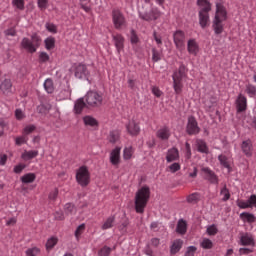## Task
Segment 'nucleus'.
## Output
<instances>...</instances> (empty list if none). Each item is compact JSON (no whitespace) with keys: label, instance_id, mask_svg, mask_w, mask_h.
Instances as JSON below:
<instances>
[{"label":"nucleus","instance_id":"nucleus-64","mask_svg":"<svg viewBox=\"0 0 256 256\" xmlns=\"http://www.w3.org/2000/svg\"><path fill=\"white\" fill-rule=\"evenodd\" d=\"M250 253H253V248H240L239 249V255H249Z\"/></svg>","mask_w":256,"mask_h":256},{"label":"nucleus","instance_id":"nucleus-23","mask_svg":"<svg viewBox=\"0 0 256 256\" xmlns=\"http://www.w3.org/2000/svg\"><path fill=\"white\" fill-rule=\"evenodd\" d=\"M187 49L190 55H197L199 53V44L195 39H190L187 43Z\"/></svg>","mask_w":256,"mask_h":256},{"label":"nucleus","instance_id":"nucleus-24","mask_svg":"<svg viewBox=\"0 0 256 256\" xmlns=\"http://www.w3.org/2000/svg\"><path fill=\"white\" fill-rule=\"evenodd\" d=\"M197 5L200 13H209L211 11V2L209 0H198Z\"/></svg>","mask_w":256,"mask_h":256},{"label":"nucleus","instance_id":"nucleus-33","mask_svg":"<svg viewBox=\"0 0 256 256\" xmlns=\"http://www.w3.org/2000/svg\"><path fill=\"white\" fill-rule=\"evenodd\" d=\"M218 161L221 165L225 167V169H228V171H231V163L229 162V158L227 156L221 154L218 156Z\"/></svg>","mask_w":256,"mask_h":256},{"label":"nucleus","instance_id":"nucleus-44","mask_svg":"<svg viewBox=\"0 0 256 256\" xmlns=\"http://www.w3.org/2000/svg\"><path fill=\"white\" fill-rule=\"evenodd\" d=\"M152 61L154 63L161 61V52L157 51L155 48L152 49Z\"/></svg>","mask_w":256,"mask_h":256},{"label":"nucleus","instance_id":"nucleus-18","mask_svg":"<svg viewBox=\"0 0 256 256\" xmlns=\"http://www.w3.org/2000/svg\"><path fill=\"white\" fill-rule=\"evenodd\" d=\"M241 150L247 157H253V142L250 139L243 141Z\"/></svg>","mask_w":256,"mask_h":256},{"label":"nucleus","instance_id":"nucleus-45","mask_svg":"<svg viewBox=\"0 0 256 256\" xmlns=\"http://www.w3.org/2000/svg\"><path fill=\"white\" fill-rule=\"evenodd\" d=\"M35 129H37V127L33 124L27 125L23 129V135H25L27 137V135H31V133H33V131H35Z\"/></svg>","mask_w":256,"mask_h":256},{"label":"nucleus","instance_id":"nucleus-14","mask_svg":"<svg viewBox=\"0 0 256 256\" xmlns=\"http://www.w3.org/2000/svg\"><path fill=\"white\" fill-rule=\"evenodd\" d=\"M113 43L116 47L117 53H121L125 49V37L121 34L112 35Z\"/></svg>","mask_w":256,"mask_h":256},{"label":"nucleus","instance_id":"nucleus-54","mask_svg":"<svg viewBox=\"0 0 256 256\" xmlns=\"http://www.w3.org/2000/svg\"><path fill=\"white\" fill-rule=\"evenodd\" d=\"M197 201H199V194H197V193L190 194L187 197L188 203H197Z\"/></svg>","mask_w":256,"mask_h":256},{"label":"nucleus","instance_id":"nucleus-51","mask_svg":"<svg viewBox=\"0 0 256 256\" xmlns=\"http://www.w3.org/2000/svg\"><path fill=\"white\" fill-rule=\"evenodd\" d=\"M153 39L156 42V45H158V47H161V45H163V39L161 35L157 34L156 31L153 32Z\"/></svg>","mask_w":256,"mask_h":256},{"label":"nucleus","instance_id":"nucleus-48","mask_svg":"<svg viewBox=\"0 0 256 256\" xmlns=\"http://www.w3.org/2000/svg\"><path fill=\"white\" fill-rule=\"evenodd\" d=\"M237 206L240 209H251V206L249 205V200L245 201V200H238L237 201Z\"/></svg>","mask_w":256,"mask_h":256},{"label":"nucleus","instance_id":"nucleus-46","mask_svg":"<svg viewBox=\"0 0 256 256\" xmlns=\"http://www.w3.org/2000/svg\"><path fill=\"white\" fill-rule=\"evenodd\" d=\"M170 173H177V171H181V164L174 162L168 167Z\"/></svg>","mask_w":256,"mask_h":256},{"label":"nucleus","instance_id":"nucleus-60","mask_svg":"<svg viewBox=\"0 0 256 256\" xmlns=\"http://www.w3.org/2000/svg\"><path fill=\"white\" fill-rule=\"evenodd\" d=\"M4 34L6 37H15V35H17V30H15V28H9L4 31Z\"/></svg>","mask_w":256,"mask_h":256},{"label":"nucleus","instance_id":"nucleus-5","mask_svg":"<svg viewBox=\"0 0 256 256\" xmlns=\"http://www.w3.org/2000/svg\"><path fill=\"white\" fill-rule=\"evenodd\" d=\"M76 181L81 187H87V185L91 183V173L89 172V168H87V166H81L76 171Z\"/></svg>","mask_w":256,"mask_h":256},{"label":"nucleus","instance_id":"nucleus-16","mask_svg":"<svg viewBox=\"0 0 256 256\" xmlns=\"http://www.w3.org/2000/svg\"><path fill=\"white\" fill-rule=\"evenodd\" d=\"M202 173H204L205 179H207V181H209L210 183H213L214 185H217L219 183V177H217L215 175V172H213L210 168H202Z\"/></svg>","mask_w":256,"mask_h":256},{"label":"nucleus","instance_id":"nucleus-19","mask_svg":"<svg viewBox=\"0 0 256 256\" xmlns=\"http://www.w3.org/2000/svg\"><path fill=\"white\" fill-rule=\"evenodd\" d=\"M156 137L161 141H169V138L171 137V130L169 127L164 126L156 132Z\"/></svg>","mask_w":256,"mask_h":256},{"label":"nucleus","instance_id":"nucleus-30","mask_svg":"<svg viewBox=\"0 0 256 256\" xmlns=\"http://www.w3.org/2000/svg\"><path fill=\"white\" fill-rule=\"evenodd\" d=\"M113 225H115V216H110L104 221L101 229L107 231V229L113 228Z\"/></svg>","mask_w":256,"mask_h":256},{"label":"nucleus","instance_id":"nucleus-58","mask_svg":"<svg viewBox=\"0 0 256 256\" xmlns=\"http://www.w3.org/2000/svg\"><path fill=\"white\" fill-rule=\"evenodd\" d=\"M248 204L250 205V209H253L255 207L256 209V195L252 194L248 199Z\"/></svg>","mask_w":256,"mask_h":256},{"label":"nucleus","instance_id":"nucleus-52","mask_svg":"<svg viewBox=\"0 0 256 256\" xmlns=\"http://www.w3.org/2000/svg\"><path fill=\"white\" fill-rule=\"evenodd\" d=\"M195 253H197V247L189 246L186 249V252H185L184 256H195Z\"/></svg>","mask_w":256,"mask_h":256},{"label":"nucleus","instance_id":"nucleus-32","mask_svg":"<svg viewBox=\"0 0 256 256\" xmlns=\"http://www.w3.org/2000/svg\"><path fill=\"white\" fill-rule=\"evenodd\" d=\"M133 153H135V149L132 146L125 147L123 150V159L129 161L133 157Z\"/></svg>","mask_w":256,"mask_h":256},{"label":"nucleus","instance_id":"nucleus-35","mask_svg":"<svg viewBox=\"0 0 256 256\" xmlns=\"http://www.w3.org/2000/svg\"><path fill=\"white\" fill-rule=\"evenodd\" d=\"M28 141H29V137L23 134L22 136H18L15 138V145H17L18 147H21V145L27 144Z\"/></svg>","mask_w":256,"mask_h":256},{"label":"nucleus","instance_id":"nucleus-2","mask_svg":"<svg viewBox=\"0 0 256 256\" xmlns=\"http://www.w3.org/2000/svg\"><path fill=\"white\" fill-rule=\"evenodd\" d=\"M223 21H227V9L223 6V2H216V13L213 20L212 27L216 35L223 33Z\"/></svg>","mask_w":256,"mask_h":256},{"label":"nucleus","instance_id":"nucleus-37","mask_svg":"<svg viewBox=\"0 0 256 256\" xmlns=\"http://www.w3.org/2000/svg\"><path fill=\"white\" fill-rule=\"evenodd\" d=\"M241 219H244V221H247L248 223H255V215L248 213V212H243L240 215Z\"/></svg>","mask_w":256,"mask_h":256},{"label":"nucleus","instance_id":"nucleus-11","mask_svg":"<svg viewBox=\"0 0 256 256\" xmlns=\"http://www.w3.org/2000/svg\"><path fill=\"white\" fill-rule=\"evenodd\" d=\"M239 245H242V247H255V238L250 233H240Z\"/></svg>","mask_w":256,"mask_h":256},{"label":"nucleus","instance_id":"nucleus-13","mask_svg":"<svg viewBox=\"0 0 256 256\" xmlns=\"http://www.w3.org/2000/svg\"><path fill=\"white\" fill-rule=\"evenodd\" d=\"M126 129L131 137H137L141 133V127H139V123L135 120H130L126 125Z\"/></svg>","mask_w":256,"mask_h":256},{"label":"nucleus","instance_id":"nucleus-6","mask_svg":"<svg viewBox=\"0 0 256 256\" xmlns=\"http://www.w3.org/2000/svg\"><path fill=\"white\" fill-rule=\"evenodd\" d=\"M138 15L142 21H157L161 17V12L157 8H151L150 11H147L143 6L138 10Z\"/></svg>","mask_w":256,"mask_h":256},{"label":"nucleus","instance_id":"nucleus-12","mask_svg":"<svg viewBox=\"0 0 256 256\" xmlns=\"http://www.w3.org/2000/svg\"><path fill=\"white\" fill-rule=\"evenodd\" d=\"M74 75L77 79H89V69L85 64H78L75 68Z\"/></svg>","mask_w":256,"mask_h":256},{"label":"nucleus","instance_id":"nucleus-50","mask_svg":"<svg viewBox=\"0 0 256 256\" xmlns=\"http://www.w3.org/2000/svg\"><path fill=\"white\" fill-rule=\"evenodd\" d=\"M109 255H111V248H109L108 246H104L98 252V256H109Z\"/></svg>","mask_w":256,"mask_h":256},{"label":"nucleus","instance_id":"nucleus-27","mask_svg":"<svg viewBox=\"0 0 256 256\" xmlns=\"http://www.w3.org/2000/svg\"><path fill=\"white\" fill-rule=\"evenodd\" d=\"M182 247H183V240L181 239L175 240L170 248L171 255H176V253H179Z\"/></svg>","mask_w":256,"mask_h":256},{"label":"nucleus","instance_id":"nucleus-28","mask_svg":"<svg viewBox=\"0 0 256 256\" xmlns=\"http://www.w3.org/2000/svg\"><path fill=\"white\" fill-rule=\"evenodd\" d=\"M85 107H87L85 100L83 98H80L75 102L74 111L75 113H77V115H80V113L83 112V109H85Z\"/></svg>","mask_w":256,"mask_h":256},{"label":"nucleus","instance_id":"nucleus-20","mask_svg":"<svg viewBox=\"0 0 256 256\" xmlns=\"http://www.w3.org/2000/svg\"><path fill=\"white\" fill-rule=\"evenodd\" d=\"M167 163H173V161H179V149L176 147L168 149L166 153Z\"/></svg>","mask_w":256,"mask_h":256},{"label":"nucleus","instance_id":"nucleus-10","mask_svg":"<svg viewBox=\"0 0 256 256\" xmlns=\"http://www.w3.org/2000/svg\"><path fill=\"white\" fill-rule=\"evenodd\" d=\"M200 131L201 128H199V124L197 123L195 117H189L186 126V133H188V135H199Z\"/></svg>","mask_w":256,"mask_h":256},{"label":"nucleus","instance_id":"nucleus-59","mask_svg":"<svg viewBox=\"0 0 256 256\" xmlns=\"http://www.w3.org/2000/svg\"><path fill=\"white\" fill-rule=\"evenodd\" d=\"M46 29L49 33H57V26L53 23H46Z\"/></svg>","mask_w":256,"mask_h":256},{"label":"nucleus","instance_id":"nucleus-25","mask_svg":"<svg viewBox=\"0 0 256 256\" xmlns=\"http://www.w3.org/2000/svg\"><path fill=\"white\" fill-rule=\"evenodd\" d=\"M39 155V151L37 150H29V151H24L21 155V159L23 161H31V159H35Z\"/></svg>","mask_w":256,"mask_h":256},{"label":"nucleus","instance_id":"nucleus-55","mask_svg":"<svg viewBox=\"0 0 256 256\" xmlns=\"http://www.w3.org/2000/svg\"><path fill=\"white\" fill-rule=\"evenodd\" d=\"M218 231L217 226L214 224L207 228V234L210 236L217 235Z\"/></svg>","mask_w":256,"mask_h":256},{"label":"nucleus","instance_id":"nucleus-34","mask_svg":"<svg viewBox=\"0 0 256 256\" xmlns=\"http://www.w3.org/2000/svg\"><path fill=\"white\" fill-rule=\"evenodd\" d=\"M44 89L47 93H53V91H55V86L53 85V80L51 78L45 80Z\"/></svg>","mask_w":256,"mask_h":256},{"label":"nucleus","instance_id":"nucleus-17","mask_svg":"<svg viewBox=\"0 0 256 256\" xmlns=\"http://www.w3.org/2000/svg\"><path fill=\"white\" fill-rule=\"evenodd\" d=\"M110 163L117 167L121 163V147L114 148L110 153Z\"/></svg>","mask_w":256,"mask_h":256},{"label":"nucleus","instance_id":"nucleus-1","mask_svg":"<svg viewBox=\"0 0 256 256\" xmlns=\"http://www.w3.org/2000/svg\"><path fill=\"white\" fill-rule=\"evenodd\" d=\"M151 199V189L149 186H143L135 194L134 205L136 213H145V207Z\"/></svg>","mask_w":256,"mask_h":256},{"label":"nucleus","instance_id":"nucleus-36","mask_svg":"<svg viewBox=\"0 0 256 256\" xmlns=\"http://www.w3.org/2000/svg\"><path fill=\"white\" fill-rule=\"evenodd\" d=\"M84 124L90 127H97L98 123L97 120L91 116H85L83 118Z\"/></svg>","mask_w":256,"mask_h":256},{"label":"nucleus","instance_id":"nucleus-21","mask_svg":"<svg viewBox=\"0 0 256 256\" xmlns=\"http://www.w3.org/2000/svg\"><path fill=\"white\" fill-rule=\"evenodd\" d=\"M199 25L202 29L209 27L210 18L209 12H198Z\"/></svg>","mask_w":256,"mask_h":256},{"label":"nucleus","instance_id":"nucleus-15","mask_svg":"<svg viewBox=\"0 0 256 256\" xmlns=\"http://www.w3.org/2000/svg\"><path fill=\"white\" fill-rule=\"evenodd\" d=\"M236 110L237 113L247 111V97H245L243 94H239L236 99Z\"/></svg>","mask_w":256,"mask_h":256},{"label":"nucleus","instance_id":"nucleus-9","mask_svg":"<svg viewBox=\"0 0 256 256\" xmlns=\"http://www.w3.org/2000/svg\"><path fill=\"white\" fill-rule=\"evenodd\" d=\"M174 45L178 51L185 49V32L177 30L173 34Z\"/></svg>","mask_w":256,"mask_h":256},{"label":"nucleus","instance_id":"nucleus-40","mask_svg":"<svg viewBox=\"0 0 256 256\" xmlns=\"http://www.w3.org/2000/svg\"><path fill=\"white\" fill-rule=\"evenodd\" d=\"M200 247H202V249H213V241L209 238H204L200 243Z\"/></svg>","mask_w":256,"mask_h":256},{"label":"nucleus","instance_id":"nucleus-31","mask_svg":"<svg viewBox=\"0 0 256 256\" xmlns=\"http://www.w3.org/2000/svg\"><path fill=\"white\" fill-rule=\"evenodd\" d=\"M37 179L35 173H27L20 178V181L24 184L33 183Z\"/></svg>","mask_w":256,"mask_h":256},{"label":"nucleus","instance_id":"nucleus-49","mask_svg":"<svg viewBox=\"0 0 256 256\" xmlns=\"http://www.w3.org/2000/svg\"><path fill=\"white\" fill-rule=\"evenodd\" d=\"M39 253H41V250H39L37 247L29 248L26 250L27 256H37Z\"/></svg>","mask_w":256,"mask_h":256},{"label":"nucleus","instance_id":"nucleus-7","mask_svg":"<svg viewBox=\"0 0 256 256\" xmlns=\"http://www.w3.org/2000/svg\"><path fill=\"white\" fill-rule=\"evenodd\" d=\"M86 103L88 107H101L103 105V94L90 91L86 94Z\"/></svg>","mask_w":256,"mask_h":256},{"label":"nucleus","instance_id":"nucleus-3","mask_svg":"<svg viewBox=\"0 0 256 256\" xmlns=\"http://www.w3.org/2000/svg\"><path fill=\"white\" fill-rule=\"evenodd\" d=\"M172 79L173 89L176 95H181V93H183V79H187V67L185 64H181L179 68L174 71Z\"/></svg>","mask_w":256,"mask_h":256},{"label":"nucleus","instance_id":"nucleus-56","mask_svg":"<svg viewBox=\"0 0 256 256\" xmlns=\"http://www.w3.org/2000/svg\"><path fill=\"white\" fill-rule=\"evenodd\" d=\"M15 117L18 121H22V119H25V112L21 109L15 110Z\"/></svg>","mask_w":256,"mask_h":256},{"label":"nucleus","instance_id":"nucleus-62","mask_svg":"<svg viewBox=\"0 0 256 256\" xmlns=\"http://www.w3.org/2000/svg\"><path fill=\"white\" fill-rule=\"evenodd\" d=\"M64 209H65V212L66 213H74V211H75V206L73 205V204H71V203H67L65 206H64Z\"/></svg>","mask_w":256,"mask_h":256},{"label":"nucleus","instance_id":"nucleus-41","mask_svg":"<svg viewBox=\"0 0 256 256\" xmlns=\"http://www.w3.org/2000/svg\"><path fill=\"white\" fill-rule=\"evenodd\" d=\"M45 47L48 51H51V49H54L55 47V38L53 37H48L45 40Z\"/></svg>","mask_w":256,"mask_h":256},{"label":"nucleus","instance_id":"nucleus-63","mask_svg":"<svg viewBox=\"0 0 256 256\" xmlns=\"http://www.w3.org/2000/svg\"><path fill=\"white\" fill-rule=\"evenodd\" d=\"M58 195H59V189L56 188L49 194L50 201H55L57 199Z\"/></svg>","mask_w":256,"mask_h":256},{"label":"nucleus","instance_id":"nucleus-53","mask_svg":"<svg viewBox=\"0 0 256 256\" xmlns=\"http://www.w3.org/2000/svg\"><path fill=\"white\" fill-rule=\"evenodd\" d=\"M85 231V224H81L77 227L76 231H75V237L76 239H79V237H81V235H83V232Z\"/></svg>","mask_w":256,"mask_h":256},{"label":"nucleus","instance_id":"nucleus-39","mask_svg":"<svg viewBox=\"0 0 256 256\" xmlns=\"http://www.w3.org/2000/svg\"><path fill=\"white\" fill-rule=\"evenodd\" d=\"M220 195L223 196V201H229V199H231V193L229 192V189H227V185H224V187L221 189Z\"/></svg>","mask_w":256,"mask_h":256},{"label":"nucleus","instance_id":"nucleus-4","mask_svg":"<svg viewBox=\"0 0 256 256\" xmlns=\"http://www.w3.org/2000/svg\"><path fill=\"white\" fill-rule=\"evenodd\" d=\"M40 46L41 36L37 34H32L31 39L23 38L21 41L22 49H25L28 53H35Z\"/></svg>","mask_w":256,"mask_h":256},{"label":"nucleus","instance_id":"nucleus-8","mask_svg":"<svg viewBox=\"0 0 256 256\" xmlns=\"http://www.w3.org/2000/svg\"><path fill=\"white\" fill-rule=\"evenodd\" d=\"M112 21L115 29L121 30L127 27V19H125V15L120 10L112 11Z\"/></svg>","mask_w":256,"mask_h":256},{"label":"nucleus","instance_id":"nucleus-22","mask_svg":"<svg viewBox=\"0 0 256 256\" xmlns=\"http://www.w3.org/2000/svg\"><path fill=\"white\" fill-rule=\"evenodd\" d=\"M0 91L4 93V95H9V93L13 92V83H11V80L5 79L0 84Z\"/></svg>","mask_w":256,"mask_h":256},{"label":"nucleus","instance_id":"nucleus-57","mask_svg":"<svg viewBox=\"0 0 256 256\" xmlns=\"http://www.w3.org/2000/svg\"><path fill=\"white\" fill-rule=\"evenodd\" d=\"M25 167H27L25 164L23 163H20L16 166H14V173H16L17 175H19V173H22L23 172V169H25Z\"/></svg>","mask_w":256,"mask_h":256},{"label":"nucleus","instance_id":"nucleus-26","mask_svg":"<svg viewBox=\"0 0 256 256\" xmlns=\"http://www.w3.org/2000/svg\"><path fill=\"white\" fill-rule=\"evenodd\" d=\"M176 233H178V235H185V233H187V221L184 219H180L178 221L176 226Z\"/></svg>","mask_w":256,"mask_h":256},{"label":"nucleus","instance_id":"nucleus-61","mask_svg":"<svg viewBox=\"0 0 256 256\" xmlns=\"http://www.w3.org/2000/svg\"><path fill=\"white\" fill-rule=\"evenodd\" d=\"M49 1L48 0H38V7L41 9V11H45L47 9Z\"/></svg>","mask_w":256,"mask_h":256},{"label":"nucleus","instance_id":"nucleus-43","mask_svg":"<svg viewBox=\"0 0 256 256\" xmlns=\"http://www.w3.org/2000/svg\"><path fill=\"white\" fill-rule=\"evenodd\" d=\"M108 139L110 143H117V141H119V132L117 131L110 132Z\"/></svg>","mask_w":256,"mask_h":256},{"label":"nucleus","instance_id":"nucleus-29","mask_svg":"<svg viewBox=\"0 0 256 256\" xmlns=\"http://www.w3.org/2000/svg\"><path fill=\"white\" fill-rule=\"evenodd\" d=\"M196 147L199 153H209V147H207V143L202 139L196 140Z\"/></svg>","mask_w":256,"mask_h":256},{"label":"nucleus","instance_id":"nucleus-42","mask_svg":"<svg viewBox=\"0 0 256 256\" xmlns=\"http://www.w3.org/2000/svg\"><path fill=\"white\" fill-rule=\"evenodd\" d=\"M12 5L20 11H23V9H25V0H13Z\"/></svg>","mask_w":256,"mask_h":256},{"label":"nucleus","instance_id":"nucleus-38","mask_svg":"<svg viewBox=\"0 0 256 256\" xmlns=\"http://www.w3.org/2000/svg\"><path fill=\"white\" fill-rule=\"evenodd\" d=\"M58 241H59V239H57V237L49 238L46 242L47 251H51V249H53V247H55V245H57Z\"/></svg>","mask_w":256,"mask_h":256},{"label":"nucleus","instance_id":"nucleus-47","mask_svg":"<svg viewBox=\"0 0 256 256\" xmlns=\"http://www.w3.org/2000/svg\"><path fill=\"white\" fill-rule=\"evenodd\" d=\"M246 93L249 95V97H255L256 95V87L249 84L246 86Z\"/></svg>","mask_w":256,"mask_h":256}]
</instances>
